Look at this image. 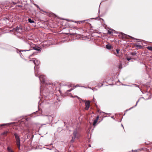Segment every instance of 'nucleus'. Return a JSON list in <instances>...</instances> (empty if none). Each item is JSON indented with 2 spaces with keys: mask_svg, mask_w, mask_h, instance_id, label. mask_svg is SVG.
I'll list each match as a JSON object with an SVG mask.
<instances>
[{
  "mask_svg": "<svg viewBox=\"0 0 152 152\" xmlns=\"http://www.w3.org/2000/svg\"><path fill=\"white\" fill-rule=\"evenodd\" d=\"M103 86V84H102V85H101V86L100 87H101V86Z\"/></svg>",
  "mask_w": 152,
  "mask_h": 152,
  "instance_id": "e433bc0d",
  "label": "nucleus"
},
{
  "mask_svg": "<svg viewBox=\"0 0 152 152\" xmlns=\"http://www.w3.org/2000/svg\"><path fill=\"white\" fill-rule=\"evenodd\" d=\"M123 34L124 35H126V34Z\"/></svg>",
  "mask_w": 152,
  "mask_h": 152,
  "instance_id": "58836bf2",
  "label": "nucleus"
},
{
  "mask_svg": "<svg viewBox=\"0 0 152 152\" xmlns=\"http://www.w3.org/2000/svg\"><path fill=\"white\" fill-rule=\"evenodd\" d=\"M137 86V87H139V86Z\"/></svg>",
  "mask_w": 152,
  "mask_h": 152,
  "instance_id": "ea45409f",
  "label": "nucleus"
},
{
  "mask_svg": "<svg viewBox=\"0 0 152 152\" xmlns=\"http://www.w3.org/2000/svg\"><path fill=\"white\" fill-rule=\"evenodd\" d=\"M28 21L29 23H31L34 22V21L33 20H32L31 18H29L28 19Z\"/></svg>",
  "mask_w": 152,
  "mask_h": 152,
  "instance_id": "f8f14e48",
  "label": "nucleus"
},
{
  "mask_svg": "<svg viewBox=\"0 0 152 152\" xmlns=\"http://www.w3.org/2000/svg\"><path fill=\"white\" fill-rule=\"evenodd\" d=\"M55 152H58L59 151L58 150H57L56 149Z\"/></svg>",
  "mask_w": 152,
  "mask_h": 152,
  "instance_id": "c85d7f7f",
  "label": "nucleus"
},
{
  "mask_svg": "<svg viewBox=\"0 0 152 152\" xmlns=\"http://www.w3.org/2000/svg\"><path fill=\"white\" fill-rule=\"evenodd\" d=\"M122 65L121 64H120L118 67L119 69H121L122 68Z\"/></svg>",
  "mask_w": 152,
  "mask_h": 152,
  "instance_id": "412c9836",
  "label": "nucleus"
},
{
  "mask_svg": "<svg viewBox=\"0 0 152 152\" xmlns=\"http://www.w3.org/2000/svg\"><path fill=\"white\" fill-rule=\"evenodd\" d=\"M85 22V21H82V22Z\"/></svg>",
  "mask_w": 152,
  "mask_h": 152,
  "instance_id": "72a5a7b5",
  "label": "nucleus"
},
{
  "mask_svg": "<svg viewBox=\"0 0 152 152\" xmlns=\"http://www.w3.org/2000/svg\"><path fill=\"white\" fill-rule=\"evenodd\" d=\"M88 146H89V147H91V145H90V144Z\"/></svg>",
  "mask_w": 152,
  "mask_h": 152,
  "instance_id": "c756f323",
  "label": "nucleus"
},
{
  "mask_svg": "<svg viewBox=\"0 0 152 152\" xmlns=\"http://www.w3.org/2000/svg\"><path fill=\"white\" fill-rule=\"evenodd\" d=\"M33 53L32 54H31V55H29V58H30V57H31V56H32V55H33Z\"/></svg>",
  "mask_w": 152,
  "mask_h": 152,
  "instance_id": "cd10ccee",
  "label": "nucleus"
},
{
  "mask_svg": "<svg viewBox=\"0 0 152 152\" xmlns=\"http://www.w3.org/2000/svg\"><path fill=\"white\" fill-rule=\"evenodd\" d=\"M38 77L41 82H42L43 83H45L46 78V77L45 76L41 75L39 76Z\"/></svg>",
  "mask_w": 152,
  "mask_h": 152,
  "instance_id": "39448f33",
  "label": "nucleus"
},
{
  "mask_svg": "<svg viewBox=\"0 0 152 152\" xmlns=\"http://www.w3.org/2000/svg\"><path fill=\"white\" fill-rule=\"evenodd\" d=\"M19 1L18 0H17L15 2H14V1H12V3H13V4H17V3Z\"/></svg>",
  "mask_w": 152,
  "mask_h": 152,
  "instance_id": "6ab92c4d",
  "label": "nucleus"
},
{
  "mask_svg": "<svg viewBox=\"0 0 152 152\" xmlns=\"http://www.w3.org/2000/svg\"><path fill=\"white\" fill-rule=\"evenodd\" d=\"M116 51L117 52V54H118L119 53V50L118 49L116 50Z\"/></svg>",
  "mask_w": 152,
  "mask_h": 152,
  "instance_id": "a878e982",
  "label": "nucleus"
},
{
  "mask_svg": "<svg viewBox=\"0 0 152 152\" xmlns=\"http://www.w3.org/2000/svg\"><path fill=\"white\" fill-rule=\"evenodd\" d=\"M73 136L70 142H73L75 139H78L79 137V134L78 133L77 131L76 130H75L73 133Z\"/></svg>",
  "mask_w": 152,
  "mask_h": 152,
  "instance_id": "7ed1b4c3",
  "label": "nucleus"
},
{
  "mask_svg": "<svg viewBox=\"0 0 152 152\" xmlns=\"http://www.w3.org/2000/svg\"><path fill=\"white\" fill-rule=\"evenodd\" d=\"M147 48L150 50L152 51V47L151 46L148 47Z\"/></svg>",
  "mask_w": 152,
  "mask_h": 152,
  "instance_id": "dca6fc26",
  "label": "nucleus"
},
{
  "mask_svg": "<svg viewBox=\"0 0 152 152\" xmlns=\"http://www.w3.org/2000/svg\"><path fill=\"white\" fill-rule=\"evenodd\" d=\"M74 88H71V89H69V90H67V91L68 92H70L73 89H74Z\"/></svg>",
  "mask_w": 152,
  "mask_h": 152,
  "instance_id": "b1692460",
  "label": "nucleus"
},
{
  "mask_svg": "<svg viewBox=\"0 0 152 152\" xmlns=\"http://www.w3.org/2000/svg\"><path fill=\"white\" fill-rule=\"evenodd\" d=\"M34 4V6H35L36 7H37L39 9V10H40V8H39V6L37 4Z\"/></svg>",
  "mask_w": 152,
  "mask_h": 152,
  "instance_id": "f3484780",
  "label": "nucleus"
},
{
  "mask_svg": "<svg viewBox=\"0 0 152 152\" xmlns=\"http://www.w3.org/2000/svg\"><path fill=\"white\" fill-rule=\"evenodd\" d=\"M78 86H79V85H76L75 86V88H76V87H78ZM81 87H83L85 88H87L86 87H84V86H81Z\"/></svg>",
  "mask_w": 152,
  "mask_h": 152,
  "instance_id": "5701e85b",
  "label": "nucleus"
},
{
  "mask_svg": "<svg viewBox=\"0 0 152 152\" xmlns=\"http://www.w3.org/2000/svg\"><path fill=\"white\" fill-rule=\"evenodd\" d=\"M32 50H30V49H29V50H21L20 51V52L21 51H22V52H23V51H25V52H27V54H29L30 53H31V51Z\"/></svg>",
  "mask_w": 152,
  "mask_h": 152,
  "instance_id": "0eeeda50",
  "label": "nucleus"
},
{
  "mask_svg": "<svg viewBox=\"0 0 152 152\" xmlns=\"http://www.w3.org/2000/svg\"><path fill=\"white\" fill-rule=\"evenodd\" d=\"M88 88H90V89H91V88H90V87H88ZM92 90H93V89H92Z\"/></svg>",
  "mask_w": 152,
  "mask_h": 152,
  "instance_id": "7c9ffc66",
  "label": "nucleus"
},
{
  "mask_svg": "<svg viewBox=\"0 0 152 152\" xmlns=\"http://www.w3.org/2000/svg\"><path fill=\"white\" fill-rule=\"evenodd\" d=\"M85 110H88L90 107V102L89 101H86L85 103Z\"/></svg>",
  "mask_w": 152,
  "mask_h": 152,
  "instance_id": "423d86ee",
  "label": "nucleus"
},
{
  "mask_svg": "<svg viewBox=\"0 0 152 152\" xmlns=\"http://www.w3.org/2000/svg\"><path fill=\"white\" fill-rule=\"evenodd\" d=\"M71 96L72 97L74 98V96H73L71 95Z\"/></svg>",
  "mask_w": 152,
  "mask_h": 152,
  "instance_id": "473e14b6",
  "label": "nucleus"
},
{
  "mask_svg": "<svg viewBox=\"0 0 152 152\" xmlns=\"http://www.w3.org/2000/svg\"><path fill=\"white\" fill-rule=\"evenodd\" d=\"M124 85V86H128V85Z\"/></svg>",
  "mask_w": 152,
  "mask_h": 152,
  "instance_id": "f704fd0d",
  "label": "nucleus"
},
{
  "mask_svg": "<svg viewBox=\"0 0 152 152\" xmlns=\"http://www.w3.org/2000/svg\"><path fill=\"white\" fill-rule=\"evenodd\" d=\"M134 45L137 47H139L140 48H141L142 47L141 45H138L137 44H134Z\"/></svg>",
  "mask_w": 152,
  "mask_h": 152,
  "instance_id": "ddd939ff",
  "label": "nucleus"
},
{
  "mask_svg": "<svg viewBox=\"0 0 152 152\" xmlns=\"http://www.w3.org/2000/svg\"><path fill=\"white\" fill-rule=\"evenodd\" d=\"M74 96V97H77L78 99H80L82 101H83V100L82 99H81L78 96Z\"/></svg>",
  "mask_w": 152,
  "mask_h": 152,
  "instance_id": "aec40b11",
  "label": "nucleus"
},
{
  "mask_svg": "<svg viewBox=\"0 0 152 152\" xmlns=\"http://www.w3.org/2000/svg\"><path fill=\"white\" fill-rule=\"evenodd\" d=\"M109 34H110L111 33V32L109 31Z\"/></svg>",
  "mask_w": 152,
  "mask_h": 152,
  "instance_id": "2f4dec72",
  "label": "nucleus"
},
{
  "mask_svg": "<svg viewBox=\"0 0 152 152\" xmlns=\"http://www.w3.org/2000/svg\"><path fill=\"white\" fill-rule=\"evenodd\" d=\"M13 134L15 136V138L16 141V144L18 147L19 149H20V137L19 136V134L16 132L14 133Z\"/></svg>",
  "mask_w": 152,
  "mask_h": 152,
  "instance_id": "f03ea898",
  "label": "nucleus"
},
{
  "mask_svg": "<svg viewBox=\"0 0 152 152\" xmlns=\"http://www.w3.org/2000/svg\"><path fill=\"white\" fill-rule=\"evenodd\" d=\"M131 58H129L128 57L127 58V60H128V61H129L130 60H131Z\"/></svg>",
  "mask_w": 152,
  "mask_h": 152,
  "instance_id": "bb28decb",
  "label": "nucleus"
},
{
  "mask_svg": "<svg viewBox=\"0 0 152 152\" xmlns=\"http://www.w3.org/2000/svg\"><path fill=\"white\" fill-rule=\"evenodd\" d=\"M128 36L130 38H132V39H133V40H140V41H137V42H140V41H141V40H140V39H137L135 38H134V37H132V36H129V35H128Z\"/></svg>",
  "mask_w": 152,
  "mask_h": 152,
  "instance_id": "1a4fd4ad",
  "label": "nucleus"
},
{
  "mask_svg": "<svg viewBox=\"0 0 152 152\" xmlns=\"http://www.w3.org/2000/svg\"><path fill=\"white\" fill-rule=\"evenodd\" d=\"M8 131H5V132H4L2 134V135L6 134H7L8 133Z\"/></svg>",
  "mask_w": 152,
  "mask_h": 152,
  "instance_id": "4be33fe9",
  "label": "nucleus"
},
{
  "mask_svg": "<svg viewBox=\"0 0 152 152\" xmlns=\"http://www.w3.org/2000/svg\"><path fill=\"white\" fill-rule=\"evenodd\" d=\"M97 120H95L94 121V122H93V125L94 126H95L96 124L97 123Z\"/></svg>",
  "mask_w": 152,
  "mask_h": 152,
  "instance_id": "2eb2a0df",
  "label": "nucleus"
},
{
  "mask_svg": "<svg viewBox=\"0 0 152 152\" xmlns=\"http://www.w3.org/2000/svg\"><path fill=\"white\" fill-rule=\"evenodd\" d=\"M134 151H137V150H134Z\"/></svg>",
  "mask_w": 152,
  "mask_h": 152,
  "instance_id": "4c0bfd02",
  "label": "nucleus"
},
{
  "mask_svg": "<svg viewBox=\"0 0 152 152\" xmlns=\"http://www.w3.org/2000/svg\"><path fill=\"white\" fill-rule=\"evenodd\" d=\"M7 149L8 152H13L11 148L9 147H7Z\"/></svg>",
  "mask_w": 152,
  "mask_h": 152,
  "instance_id": "9b49d317",
  "label": "nucleus"
},
{
  "mask_svg": "<svg viewBox=\"0 0 152 152\" xmlns=\"http://www.w3.org/2000/svg\"><path fill=\"white\" fill-rule=\"evenodd\" d=\"M106 48L110 50L111 48V46L110 45H107L106 46Z\"/></svg>",
  "mask_w": 152,
  "mask_h": 152,
  "instance_id": "9d476101",
  "label": "nucleus"
},
{
  "mask_svg": "<svg viewBox=\"0 0 152 152\" xmlns=\"http://www.w3.org/2000/svg\"><path fill=\"white\" fill-rule=\"evenodd\" d=\"M99 116H98L97 117H96V119L95 120H97V121H98V119H99Z\"/></svg>",
  "mask_w": 152,
  "mask_h": 152,
  "instance_id": "393cba45",
  "label": "nucleus"
},
{
  "mask_svg": "<svg viewBox=\"0 0 152 152\" xmlns=\"http://www.w3.org/2000/svg\"><path fill=\"white\" fill-rule=\"evenodd\" d=\"M122 125V126L123 127H123V125H122H122Z\"/></svg>",
  "mask_w": 152,
  "mask_h": 152,
  "instance_id": "c9c22d12",
  "label": "nucleus"
},
{
  "mask_svg": "<svg viewBox=\"0 0 152 152\" xmlns=\"http://www.w3.org/2000/svg\"><path fill=\"white\" fill-rule=\"evenodd\" d=\"M139 99H138V100L137 102L136 105H135V106H134V107H132L130 108L129 109V110H130L131 109H132V108H133L134 107H136V106H137V104L138 102H139Z\"/></svg>",
  "mask_w": 152,
  "mask_h": 152,
  "instance_id": "4468645a",
  "label": "nucleus"
},
{
  "mask_svg": "<svg viewBox=\"0 0 152 152\" xmlns=\"http://www.w3.org/2000/svg\"><path fill=\"white\" fill-rule=\"evenodd\" d=\"M131 54L132 56H134L136 55V53L135 52H132Z\"/></svg>",
  "mask_w": 152,
  "mask_h": 152,
  "instance_id": "a211bd4d",
  "label": "nucleus"
},
{
  "mask_svg": "<svg viewBox=\"0 0 152 152\" xmlns=\"http://www.w3.org/2000/svg\"><path fill=\"white\" fill-rule=\"evenodd\" d=\"M33 60H29V61H33L35 65V66L34 67L35 74V76L37 77L38 76L37 74L38 73L37 69L38 68V65L39 64V61L38 60L35 58H33Z\"/></svg>",
  "mask_w": 152,
  "mask_h": 152,
  "instance_id": "f257e3e1",
  "label": "nucleus"
},
{
  "mask_svg": "<svg viewBox=\"0 0 152 152\" xmlns=\"http://www.w3.org/2000/svg\"><path fill=\"white\" fill-rule=\"evenodd\" d=\"M33 48L34 50H35L37 51L40 50V48L39 47L35 46L33 47Z\"/></svg>",
  "mask_w": 152,
  "mask_h": 152,
  "instance_id": "6e6552de",
  "label": "nucleus"
},
{
  "mask_svg": "<svg viewBox=\"0 0 152 152\" xmlns=\"http://www.w3.org/2000/svg\"><path fill=\"white\" fill-rule=\"evenodd\" d=\"M12 31L14 32L21 33L22 32V29L21 27H17L16 28H14L12 30Z\"/></svg>",
  "mask_w": 152,
  "mask_h": 152,
  "instance_id": "20e7f679",
  "label": "nucleus"
}]
</instances>
